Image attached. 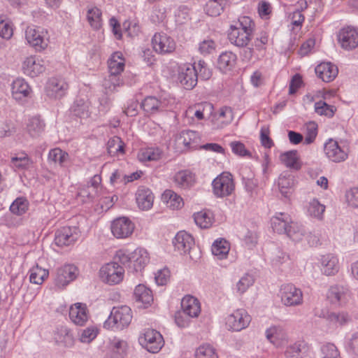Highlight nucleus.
Instances as JSON below:
<instances>
[{
	"mask_svg": "<svg viewBox=\"0 0 358 358\" xmlns=\"http://www.w3.org/2000/svg\"><path fill=\"white\" fill-rule=\"evenodd\" d=\"M324 210L325 206L321 204L317 199H313L310 201L307 208L308 215L318 220L322 219Z\"/></svg>",
	"mask_w": 358,
	"mask_h": 358,
	"instance_id": "49530a36",
	"label": "nucleus"
},
{
	"mask_svg": "<svg viewBox=\"0 0 358 358\" xmlns=\"http://www.w3.org/2000/svg\"><path fill=\"white\" fill-rule=\"evenodd\" d=\"M131 265L129 266V272L134 273L142 271L149 262L148 252L143 248H138L131 252Z\"/></svg>",
	"mask_w": 358,
	"mask_h": 358,
	"instance_id": "a211bd4d",
	"label": "nucleus"
},
{
	"mask_svg": "<svg viewBox=\"0 0 358 358\" xmlns=\"http://www.w3.org/2000/svg\"><path fill=\"white\" fill-rule=\"evenodd\" d=\"M124 269L117 262L106 264L100 269L101 280L109 285H116L123 280Z\"/></svg>",
	"mask_w": 358,
	"mask_h": 358,
	"instance_id": "7ed1b4c3",
	"label": "nucleus"
},
{
	"mask_svg": "<svg viewBox=\"0 0 358 358\" xmlns=\"http://www.w3.org/2000/svg\"><path fill=\"white\" fill-rule=\"evenodd\" d=\"M178 80L185 89H193L198 81L197 67L193 65L180 67Z\"/></svg>",
	"mask_w": 358,
	"mask_h": 358,
	"instance_id": "6e6552de",
	"label": "nucleus"
},
{
	"mask_svg": "<svg viewBox=\"0 0 358 358\" xmlns=\"http://www.w3.org/2000/svg\"><path fill=\"white\" fill-rule=\"evenodd\" d=\"M29 273L30 282L36 285H41L49 275L48 270L40 267L38 264L29 270Z\"/></svg>",
	"mask_w": 358,
	"mask_h": 358,
	"instance_id": "e433bc0d",
	"label": "nucleus"
},
{
	"mask_svg": "<svg viewBox=\"0 0 358 358\" xmlns=\"http://www.w3.org/2000/svg\"><path fill=\"white\" fill-rule=\"evenodd\" d=\"M69 159V154L57 148L52 149L48 155L49 161L58 164L61 166H66Z\"/></svg>",
	"mask_w": 358,
	"mask_h": 358,
	"instance_id": "ea45409f",
	"label": "nucleus"
},
{
	"mask_svg": "<svg viewBox=\"0 0 358 358\" xmlns=\"http://www.w3.org/2000/svg\"><path fill=\"white\" fill-rule=\"evenodd\" d=\"M252 35L247 31L240 29L236 25H231L228 33V38L232 44L243 48L247 46L251 40Z\"/></svg>",
	"mask_w": 358,
	"mask_h": 358,
	"instance_id": "f3484780",
	"label": "nucleus"
},
{
	"mask_svg": "<svg viewBox=\"0 0 358 358\" xmlns=\"http://www.w3.org/2000/svg\"><path fill=\"white\" fill-rule=\"evenodd\" d=\"M306 231L301 225L291 221L285 234L294 241H299L305 235Z\"/></svg>",
	"mask_w": 358,
	"mask_h": 358,
	"instance_id": "a18cd8bd",
	"label": "nucleus"
},
{
	"mask_svg": "<svg viewBox=\"0 0 358 358\" xmlns=\"http://www.w3.org/2000/svg\"><path fill=\"white\" fill-rule=\"evenodd\" d=\"M141 107L146 113H155L165 110L166 103L155 96H148L141 103Z\"/></svg>",
	"mask_w": 358,
	"mask_h": 358,
	"instance_id": "bb28decb",
	"label": "nucleus"
},
{
	"mask_svg": "<svg viewBox=\"0 0 358 358\" xmlns=\"http://www.w3.org/2000/svg\"><path fill=\"white\" fill-rule=\"evenodd\" d=\"M120 75L109 74L108 78L103 81V85L110 91H115L117 87L120 86L122 82L120 80Z\"/></svg>",
	"mask_w": 358,
	"mask_h": 358,
	"instance_id": "e2e57ef3",
	"label": "nucleus"
},
{
	"mask_svg": "<svg viewBox=\"0 0 358 358\" xmlns=\"http://www.w3.org/2000/svg\"><path fill=\"white\" fill-rule=\"evenodd\" d=\"M254 283L253 277L246 274L236 284V290L240 294H243Z\"/></svg>",
	"mask_w": 358,
	"mask_h": 358,
	"instance_id": "052dcab7",
	"label": "nucleus"
},
{
	"mask_svg": "<svg viewBox=\"0 0 358 358\" xmlns=\"http://www.w3.org/2000/svg\"><path fill=\"white\" fill-rule=\"evenodd\" d=\"M237 26L240 29L247 31L248 32L252 34L255 27V22L253 20L248 16H243L238 19Z\"/></svg>",
	"mask_w": 358,
	"mask_h": 358,
	"instance_id": "0e129e2a",
	"label": "nucleus"
},
{
	"mask_svg": "<svg viewBox=\"0 0 358 358\" xmlns=\"http://www.w3.org/2000/svg\"><path fill=\"white\" fill-rule=\"evenodd\" d=\"M327 157L334 162L345 161L348 157L347 149L341 148L337 141L329 139L324 147Z\"/></svg>",
	"mask_w": 358,
	"mask_h": 358,
	"instance_id": "4468645a",
	"label": "nucleus"
},
{
	"mask_svg": "<svg viewBox=\"0 0 358 358\" xmlns=\"http://www.w3.org/2000/svg\"><path fill=\"white\" fill-rule=\"evenodd\" d=\"M316 75L324 82L332 81L338 75V68L331 62H323L315 67Z\"/></svg>",
	"mask_w": 358,
	"mask_h": 358,
	"instance_id": "412c9836",
	"label": "nucleus"
},
{
	"mask_svg": "<svg viewBox=\"0 0 358 358\" xmlns=\"http://www.w3.org/2000/svg\"><path fill=\"white\" fill-rule=\"evenodd\" d=\"M136 302L141 303L144 308L148 307L153 301L152 291L143 285H138L134 292Z\"/></svg>",
	"mask_w": 358,
	"mask_h": 358,
	"instance_id": "a878e982",
	"label": "nucleus"
},
{
	"mask_svg": "<svg viewBox=\"0 0 358 358\" xmlns=\"http://www.w3.org/2000/svg\"><path fill=\"white\" fill-rule=\"evenodd\" d=\"M307 347L305 344L294 343L285 351L287 358H308Z\"/></svg>",
	"mask_w": 358,
	"mask_h": 358,
	"instance_id": "c9c22d12",
	"label": "nucleus"
},
{
	"mask_svg": "<svg viewBox=\"0 0 358 358\" xmlns=\"http://www.w3.org/2000/svg\"><path fill=\"white\" fill-rule=\"evenodd\" d=\"M44 127L45 124L39 117H34L29 119L27 130L31 137L36 138L39 136L43 131Z\"/></svg>",
	"mask_w": 358,
	"mask_h": 358,
	"instance_id": "58836bf2",
	"label": "nucleus"
},
{
	"mask_svg": "<svg viewBox=\"0 0 358 358\" xmlns=\"http://www.w3.org/2000/svg\"><path fill=\"white\" fill-rule=\"evenodd\" d=\"M194 222L201 229L209 228L213 224V218L209 213L200 211L194 215Z\"/></svg>",
	"mask_w": 358,
	"mask_h": 358,
	"instance_id": "8fccbe9b",
	"label": "nucleus"
},
{
	"mask_svg": "<svg viewBox=\"0 0 358 358\" xmlns=\"http://www.w3.org/2000/svg\"><path fill=\"white\" fill-rule=\"evenodd\" d=\"M236 61V55L231 52H222L218 58V66L222 71L231 69Z\"/></svg>",
	"mask_w": 358,
	"mask_h": 358,
	"instance_id": "f704fd0d",
	"label": "nucleus"
},
{
	"mask_svg": "<svg viewBox=\"0 0 358 358\" xmlns=\"http://www.w3.org/2000/svg\"><path fill=\"white\" fill-rule=\"evenodd\" d=\"M136 200L139 208L147 210L153 205L154 195L150 189L141 187L136 193Z\"/></svg>",
	"mask_w": 358,
	"mask_h": 358,
	"instance_id": "5701e85b",
	"label": "nucleus"
},
{
	"mask_svg": "<svg viewBox=\"0 0 358 358\" xmlns=\"http://www.w3.org/2000/svg\"><path fill=\"white\" fill-rule=\"evenodd\" d=\"M77 271V268L72 264H67L58 268L55 278V285L58 287H64L76 279Z\"/></svg>",
	"mask_w": 358,
	"mask_h": 358,
	"instance_id": "ddd939ff",
	"label": "nucleus"
},
{
	"mask_svg": "<svg viewBox=\"0 0 358 358\" xmlns=\"http://www.w3.org/2000/svg\"><path fill=\"white\" fill-rule=\"evenodd\" d=\"M181 307L182 313L189 317H197L201 311L199 301L192 296H186L182 299Z\"/></svg>",
	"mask_w": 358,
	"mask_h": 358,
	"instance_id": "393cba45",
	"label": "nucleus"
},
{
	"mask_svg": "<svg viewBox=\"0 0 358 358\" xmlns=\"http://www.w3.org/2000/svg\"><path fill=\"white\" fill-rule=\"evenodd\" d=\"M162 151L158 148H148L138 154L141 161H157L161 158Z\"/></svg>",
	"mask_w": 358,
	"mask_h": 358,
	"instance_id": "3c124183",
	"label": "nucleus"
},
{
	"mask_svg": "<svg viewBox=\"0 0 358 358\" xmlns=\"http://www.w3.org/2000/svg\"><path fill=\"white\" fill-rule=\"evenodd\" d=\"M108 71L110 74L120 75L124 68V59L120 52H114L108 60Z\"/></svg>",
	"mask_w": 358,
	"mask_h": 358,
	"instance_id": "c756f323",
	"label": "nucleus"
},
{
	"mask_svg": "<svg viewBox=\"0 0 358 358\" xmlns=\"http://www.w3.org/2000/svg\"><path fill=\"white\" fill-rule=\"evenodd\" d=\"M251 322V317L244 309H237L226 319L229 329L239 331L245 329Z\"/></svg>",
	"mask_w": 358,
	"mask_h": 358,
	"instance_id": "39448f33",
	"label": "nucleus"
},
{
	"mask_svg": "<svg viewBox=\"0 0 358 358\" xmlns=\"http://www.w3.org/2000/svg\"><path fill=\"white\" fill-rule=\"evenodd\" d=\"M281 302L286 306H296L302 304L303 293L293 284H285L281 286Z\"/></svg>",
	"mask_w": 358,
	"mask_h": 358,
	"instance_id": "20e7f679",
	"label": "nucleus"
},
{
	"mask_svg": "<svg viewBox=\"0 0 358 358\" xmlns=\"http://www.w3.org/2000/svg\"><path fill=\"white\" fill-rule=\"evenodd\" d=\"M152 45L155 51L160 54L172 52L176 48L174 41L164 34H155L152 38Z\"/></svg>",
	"mask_w": 358,
	"mask_h": 358,
	"instance_id": "9b49d317",
	"label": "nucleus"
},
{
	"mask_svg": "<svg viewBox=\"0 0 358 358\" xmlns=\"http://www.w3.org/2000/svg\"><path fill=\"white\" fill-rule=\"evenodd\" d=\"M96 194V190L91 189L90 185L82 187L79 192H78V196L82 199L83 202H90L92 201L94 195Z\"/></svg>",
	"mask_w": 358,
	"mask_h": 358,
	"instance_id": "338daca9",
	"label": "nucleus"
},
{
	"mask_svg": "<svg viewBox=\"0 0 358 358\" xmlns=\"http://www.w3.org/2000/svg\"><path fill=\"white\" fill-rule=\"evenodd\" d=\"M31 88L22 78H17L12 84V94L15 99L20 100L29 96Z\"/></svg>",
	"mask_w": 358,
	"mask_h": 358,
	"instance_id": "c85d7f7f",
	"label": "nucleus"
},
{
	"mask_svg": "<svg viewBox=\"0 0 358 358\" xmlns=\"http://www.w3.org/2000/svg\"><path fill=\"white\" fill-rule=\"evenodd\" d=\"M193 66L197 67L198 77L199 76L203 80H208L212 73L208 68L206 66V64L204 61L199 60L197 64L194 63Z\"/></svg>",
	"mask_w": 358,
	"mask_h": 358,
	"instance_id": "69168bd1",
	"label": "nucleus"
},
{
	"mask_svg": "<svg viewBox=\"0 0 358 358\" xmlns=\"http://www.w3.org/2000/svg\"><path fill=\"white\" fill-rule=\"evenodd\" d=\"M198 134L196 131L192 130H185L180 132L179 136V140L182 141V143L186 147H189L191 144L195 141L197 138Z\"/></svg>",
	"mask_w": 358,
	"mask_h": 358,
	"instance_id": "680f3d73",
	"label": "nucleus"
},
{
	"mask_svg": "<svg viewBox=\"0 0 358 358\" xmlns=\"http://www.w3.org/2000/svg\"><path fill=\"white\" fill-rule=\"evenodd\" d=\"M127 343L122 340L114 339L111 343L112 356L113 358H123L126 355Z\"/></svg>",
	"mask_w": 358,
	"mask_h": 358,
	"instance_id": "5fc2aeb1",
	"label": "nucleus"
},
{
	"mask_svg": "<svg viewBox=\"0 0 358 358\" xmlns=\"http://www.w3.org/2000/svg\"><path fill=\"white\" fill-rule=\"evenodd\" d=\"M292 220L288 214L279 213L271 218V227L278 234H285Z\"/></svg>",
	"mask_w": 358,
	"mask_h": 358,
	"instance_id": "cd10ccee",
	"label": "nucleus"
},
{
	"mask_svg": "<svg viewBox=\"0 0 358 358\" xmlns=\"http://www.w3.org/2000/svg\"><path fill=\"white\" fill-rule=\"evenodd\" d=\"M69 317L76 324L83 326L88 320V310L86 304L76 303L69 309Z\"/></svg>",
	"mask_w": 358,
	"mask_h": 358,
	"instance_id": "6ab92c4d",
	"label": "nucleus"
},
{
	"mask_svg": "<svg viewBox=\"0 0 358 358\" xmlns=\"http://www.w3.org/2000/svg\"><path fill=\"white\" fill-rule=\"evenodd\" d=\"M320 262L321 271L326 275H335L339 270L338 260L332 254L322 255Z\"/></svg>",
	"mask_w": 358,
	"mask_h": 358,
	"instance_id": "b1692460",
	"label": "nucleus"
},
{
	"mask_svg": "<svg viewBox=\"0 0 358 358\" xmlns=\"http://www.w3.org/2000/svg\"><path fill=\"white\" fill-rule=\"evenodd\" d=\"M71 113L79 117H85L88 116V104L83 99L77 100L71 108Z\"/></svg>",
	"mask_w": 358,
	"mask_h": 358,
	"instance_id": "864d4df0",
	"label": "nucleus"
},
{
	"mask_svg": "<svg viewBox=\"0 0 358 358\" xmlns=\"http://www.w3.org/2000/svg\"><path fill=\"white\" fill-rule=\"evenodd\" d=\"M321 358H341L340 352L336 345L327 343L321 348Z\"/></svg>",
	"mask_w": 358,
	"mask_h": 358,
	"instance_id": "bf43d9fd",
	"label": "nucleus"
},
{
	"mask_svg": "<svg viewBox=\"0 0 358 358\" xmlns=\"http://www.w3.org/2000/svg\"><path fill=\"white\" fill-rule=\"evenodd\" d=\"M349 296V289L343 285L331 287L327 294V298L330 302L335 305H341L346 303Z\"/></svg>",
	"mask_w": 358,
	"mask_h": 358,
	"instance_id": "aec40b11",
	"label": "nucleus"
},
{
	"mask_svg": "<svg viewBox=\"0 0 358 358\" xmlns=\"http://www.w3.org/2000/svg\"><path fill=\"white\" fill-rule=\"evenodd\" d=\"M338 41L345 50H355L358 47V29L352 27L341 29L338 34Z\"/></svg>",
	"mask_w": 358,
	"mask_h": 358,
	"instance_id": "423d86ee",
	"label": "nucleus"
},
{
	"mask_svg": "<svg viewBox=\"0 0 358 358\" xmlns=\"http://www.w3.org/2000/svg\"><path fill=\"white\" fill-rule=\"evenodd\" d=\"M132 319L131 310L127 306L113 308L103 327L106 329H122L128 327Z\"/></svg>",
	"mask_w": 358,
	"mask_h": 358,
	"instance_id": "f257e3e1",
	"label": "nucleus"
},
{
	"mask_svg": "<svg viewBox=\"0 0 358 358\" xmlns=\"http://www.w3.org/2000/svg\"><path fill=\"white\" fill-rule=\"evenodd\" d=\"M13 166L18 169L25 170L29 169L33 164L32 160L25 153H21L18 156L11 158Z\"/></svg>",
	"mask_w": 358,
	"mask_h": 358,
	"instance_id": "de8ad7c7",
	"label": "nucleus"
},
{
	"mask_svg": "<svg viewBox=\"0 0 358 358\" xmlns=\"http://www.w3.org/2000/svg\"><path fill=\"white\" fill-rule=\"evenodd\" d=\"M217 47L216 43L211 38H207L199 44V51L201 55L212 54Z\"/></svg>",
	"mask_w": 358,
	"mask_h": 358,
	"instance_id": "13d9d810",
	"label": "nucleus"
},
{
	"mask_svg": "<svg viewBox=\"0 0 358 358\" xmlns=\"http://www.w3.org/2000/svg\"><path fill=\"white\" fill-rule=\"evenodd\" d=\"M346 201L353 208L358 207V188H352L346 192Z\"/></svg>",
	"mask_w": 358,
	"mask_h": 358,
	"instance_id": "774afa93",
	"label": "nucleus"
},
{
	"mask_svg": "<svg viewBox=\"0 0 358 358\" xmlns=\"http://www.w3.org/2000/svg\"><path fill=\"white\" fill-rule=\"evenodd\" d=\"M87 18L92 27L99 29L101 27V11L96 7L87 10Z\"/></svg>",
	"mask_w": 358,
	"mask_h": 358,
	"instance_id": "09e8293b",
	"label": "nucleus"
},
{
	"mask_svg": "<svg viewBox=\"0 0 358 358\" xmlns=\"http://www.w3.org/2000/svg\"><path fill=\"white\" fill-rule=\"evenodd\" d=\"M173 245L176 250L180 255L189 252L194 245L193 237L184 231H179L173 240Z\"/></svg>",
	"mask_w": 358,
	"mask_h": 358,
	"instance_id": "dca6fc26",
	"label": "nucleus"
},
{
	"mask_svg": "<svg viewBox=\"0 0 358 358\" xmlns=\"http://www.w3.org/2000/svg\"><path fill=\"white\" fill-rule=\"evenodd\" d=\"M68 88L69 85L64 78L55 77L48 80L45 92L48 96L59 99L65 95Z\"/></svg>",
	"mask_w": 358,
	"mask_h": 358,
	"instance_id": "9d476101",
	"label": "nucleus"
},
{
	"mask_svg": "<svg viewBox=\"0 0 358 358\" xmlns=\"http://www.w3.org/2000/svg\"><path fill=\"white\" fill-rule=\"evenodd\" d=\"M322 317L334 325H344L350 320V316L343 312L334 313L327 311L326 313H322Z\"/></svg>",
	"mask_w": 358,
	"mask_h": 358,
	"instance_id": "72a5a7b5",
	"label": "nucleus"
},
{
	"mask_svg": "<svg viewBox=\"0 0 358 358\" xmlns=\"http://www.w3.org/2000/svg\"><path fill=\"white\" fill-rule=\"evenodd\" d=\"M281 162L287 167L294 170H299L301 164L299 162L296 150H290L280 155Z\"/></svg>",
	"mask_w": 358,
	"mask_h": 358,
	"instance_id": "473e14b6",
	"label": "nucleus"
},
{
	"mask_svg": "<svg viewBox=\"0 0 358 358\" xmlns=\"http://www.w3.org/2000/svg\"><path fill=\"white\" fill-rule=\"evenodd\" d=\"M195 358H218L215 349L209 344L199 346L195 353Z\"/></svg>",
	"mask_w": 358,
	"mask_h": 358,
	"instance_id": "6e6d98bb",
	"label": "nucleus"
},
{
	"mask_svg": "<svg viewBox=\"0 0 358 358\" xmlns=\"http://www.w3.org/2000/svg\"><path fill=\"white\" fill-rule=\"evenodd\" d=\"M336 110L335 106L329 105L325 101H320L315 103V111L320 115L332 117Z\"/></svg>",
	"mask_w": 358,
	"mask_h": 358,
	"instance_id": "603ef678",
	"label": "nucleus"
},
{
	"mask_svg": "<svg viewBox=\"0 0 358 358\" xmlns=\"http://www.w3.org/2000/svg\"><path fill=\"white\" fill-rule=\"evenodd\" d=\"M29 208V201L24 197L17 198L10 205V210L16 215L24 214Z\"/></svg>",
	"mask_w": 358,
	"mask_h": 358,
	"instance_id": "c03bdc74",
	"label": "nucleus"
},
{
	"mask_svg": "<svg viewBox=\"0 0 358 358\" xmlns=\"http://www.w3.org/2000/svg\"><path fill=\"white\" fill-rule=\"evenodd\" d=\"M25 38L32 47L37 51L45 49L48 44V40L45 37L43 31H40L34 28L28 27L25 31Z\"/></svg>",
	"mask_w": 358,
	"mask_h": 358,
	"instance_id": "2eb2a0df",
	"label": "nucleus"
},
{
	"mask_svg": "<svg viewBox=\"0 0 358 358\" xmlns=\"http://www.w3.org/2000/svg\"><path fill=\"white\" fill-rule=\"evenodd\" d=\"M141 343L148 351L156 353L163 346V338L160 333L155 329H148L141 338Z\"/></svg>",
	"mask_w": 358,
	"mask_h": 358,
	"instance_id": "0eeeda50",
	"label": "nucleus"
},
{
	"mask_svg": "<svg viewBox=\"0 0 358 358\" xmlns=\"http://www.w3.org/2000/svg\"><path fill=\"white\" fill-rule=\"evenodd\" d=\"M213 255L222 259L227 257L229 251V243L224 239L216 240L211 248Z\"/></svg>",
	"mask_w": 358,
	"mask_h": 358,
	"instance_id": "4c0bfd02",
	"label": "nucleus"
},
{
	"mask_svg": "<svg viewBox=\"0 0 358 358\" xmlns=\"http://www.w3.org/2000/svg\"><path fill=\"white\" fill-rule=\"evenodd\" d=\"M228 5L214 1L208 0L205 6V11L209 16H219Z\"/></svg>",
	"mask_w": 358,
	"mask_h": 358,
	"instance_id": "37998d69",
	"label": "nucleus"
},
{
	"mask_svg": "<svg viewBox=\"0 0 358 358\" xmlns=\"http://www.w3.org/2000/svg\"><path fill=\"white\" fill-rule=\"evenodd\" d=\"M45 69L44 62L35 57L27 58L23 63L24 73L32 78L43 73Z\"/></svg>",
	"mask_w": 358,
	"mask_h": 358,
	"instance_id": "4be33fe9",
	"label": "nucleus"
},
{
	"mask_svg": "<svg viewBox=\"0 0 358 358\" xmlns=\"http://www.w3.org/2000/svg\"><path fill=\"white\" fill-rule=\"evenodd\" d=\"M212 185L214 194L221 198L231 195L235 189L232 175L226 171L217 176L213 180Z\"/></svg>",
	"mask_w": 358,
	"mask_h": 358,
	"instance_id": "f03ea898",
	"label": "nucleus"
},
{
	"mask_svg": "<svg viewBox=\"0 0 358 358\" xmlns=\"http://www.w3.org/2000/svg\"><path fill=\"white\" fill-rule=\"evenodd\" d=\"M278 183L281 194L285 198H289L292 194V189L294 185L293 177L291 176L287 177L280 176Z\"/></svg>",
	"mask_w": 358,
	"mask_h": 358,
	"instance_id": "79ce46f5",
	"label": "nucleus"
},
{
	"mask_svg": "<svg viewBox=\"0 0 358 358\" xmlns=\"http://www.w3.org/2000/svg\"><path fill=\"white\" fill-rule=\"evenodd\" d=\"M162 199L169 208L176 210L182 208L184 202L180 196L171 189H166L162 194Z\"/></svg>",
	"mask_w": 358,
	"mask_h": 358,
	"instance_id": "2f4dec72",
	"label": "nucleus"
},
{
	"mask_svg": "<svg viewBox=\"0 0 358 358\" xmlns=\"http://www.w3.org/2000/svg\"><path fill=\"white\" fill-rule=\"evenodd\" d=\"M78 229L75 227H64L57 230L55 243L59 247L68 246L74 243L78 238Z\"/></svg>",
	"mask_w": 358,
	"mask_h": 358,
	"instance_id": "1a4fd4ad",
	"label": "nucleus"
},
{
	"mask_svg": "<svg viewBox=\"0 0 358 358\" xmlns=\"http://www.w3.org/2000/svg\"><path fill=\"white\" fill-rule=\"evenodd\" d=\"M174 181L179 187L187 188L194 183L195 176L189 170H182L176 173Z\"/></svg>",
	"mask_w": 358,
	"mask_h": 358,
	"instance_id": "7c9ffc66",
	"label": "nucleus"
},
{
	"mask_svg": "<svg viewBox=\"0 0 358 358\" xmlns=\"http://www.w3.org/2000/svg\"><path fill=\"white\" fill-rule=\"evenodd\" d=\"M134 229V225L127 217H119L111 224V231L117 238H124L130 236Z\"/></svg>",
	"mask_w": 358,
	"mask_h": 358,
	"instance_id": "f8f14e48",
	"label": "nucleus"
},
{
	"mask_svg": "<svg viewBox=\"0 0 358 358\" xmlns=\"http://www.w3.org/2000/svg\"><path fill=\"white\" fill-rule=\"evenodd\" d=\"M107 150L110 156L124 153V143L120 138L114 136L109 139L107 143Z\"/></svg>",
	"mask_w": 358,
	"mask_h": 358,
	"instance_id": "a19ab883",
	"label": "nucleus"
},
{
	"mask_svg": "<svg viewBox=\"0 0 358 358\" xmlns=\"http://www.w3.org/2000/svg\"><path fill=\"white\" fill-rule=\"evenodd\" d=\"M317 135V124L315 122H309L306 124V137L304 143L311 144Z\"/></svg>",
	"mask_w": 358,
	"mask_h": 358,
	"instance_id": "4d7b16f0",
	"label": "nucleus"
}]
</instances>
